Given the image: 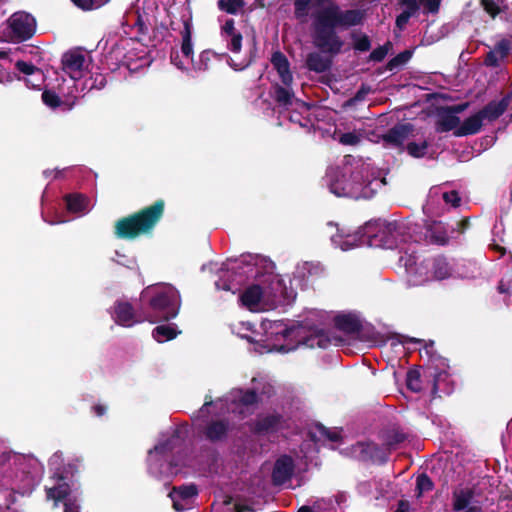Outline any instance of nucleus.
<instances>
[{
  "mask_svg": "<svg viewBox=\"0 0 512 512\" xmlns=\"http://www.w3.org/2000/svg\"><path fill=\"white\" fill-rule=\"evenodd\" d=\"M330 191L339 197L354 199L370 198V167L360 159L345 156L341 166L331 168L327 173Z\"/></svg>",
  "mask_w": 512,
  "mask_h": 512,
  "instance_id": "1",
  "label": "nucleus"
},
{
  "mask_svg": "<svg viewBox=\"0 0 512 512\" xmlns=\"http://www.w3.org/2000/svg\"><path fill=\"white\" fill-rule=\"evenodd\" d=\"M295 15L298 19L305 20L312 8L318 10V21L321 25H332L348 28L359 25L364 17L362 10L341 11L339 6L331 0H295Z\"/></svg>",
  "mask_w": 512,
  "mask_h": 512,
  "instance_id": "2",
  "label": "nucleus"
},
{
  "mask_svg": "<svg viewBox=\"0 0 512 512\" xmlns=\"http://www.w3.org/2000/svg\"><path fill=\"white\" fill-rule=\"evenodd\" d=\"M282 290L283 284L278 275L267 272L241 293L240 301L252 312L267 311L276 306Z\"/></svg>",
  "mask_w": 512,
  "mask_h": 512,
  "instance_id": "3",
  "label": "nucleus"
},
{
  "mask_svg": "<svg viewBox=\"0 0 512 512\" xmlns=\"http://www.w3.org/2000/svg\"><path fill=\"white\" fill-rule=\"evenodd\" d=\"M148 302L149 314L145 320L156 322L176 317L180 307L178 291L170 284H156L145 288L141 294Z\"/></svg>",
  "mask_w": 512,
  "mask_h": 512,
  "instance_id": "4",
  "label": "nucleus"
},
{
  "mask_svg": "<svg viewBox=\"0 0 512 512\" xmlns=\"http://www.w3.org/2000/svg\"><path fill=\"white\" fill-rule=\"evenodd\" d=\"M362 234L368 238L370 245H381L388 249L401 248L407 241L405 227L396 222L370 221L363 227Z\"/></svg>",
  "mask_w": 512,
  "mask_h": 512,
  "instance_id": "5",
  "label": "nucleus"
},
{
  "mask_svg": "<svg viewBox=\"0 0 512 512\" xmlns=\"http://www.w3.org/2000/svg\"><path fill=\"white\" fill-rule=\"evenodd\" d=\"M163 202L154 205L141 212L119 220L116 225V234L122 238H134L151 230L163 214Z\"/></svg>",
  "mask_w": 512,
  "mask_h": 512,
  "instance_id": "6",
  "label": "nucleus"
},
{
  "mask_svg": "<svg viewBox=\"0 0 512 512\" xmlns=\"http://www.w3.org/2000/svg\"><path fill=\"white\" fill-rule=\"evenodd\" d=\"M32 37V21L30 14L22 11L13 13L0 28V40L19 43Z\"/></svg>",
  "mask_w": 512,
  "mask_h": 512,
  "instance_id": "7",
  "label": "nucleus"
},
{
  "mask_svg": "<svg viewBox=\"0 0 512 512\" xmlns=\"http://www.w3.org/2000/svg\"><path fill=\"white\" fill-rule=\"evenodd\" d=\"M91 56L82 49H71L62 56L63 70L74 80L85 77L91 66Z\"/></svg>",
  "mask_w": 512,
  "mask_h": 512,
  "instance_id": "8",
  "label": "nucleus"
},
{
  "mask_svg": "<svg viewBox=\"0 0 512 512\" xmlns=\"http://www.w3.org/2000/svg\"><path fill=\"white\" fill-rule=\"evenodd\" d=\"M314 16V27H315V36H314V44L316 47L320 48L322 51L337 54L343 45L340 38L334 31V26L332 25H321L318 21V10L313 14Z\"/></svg>",
  "mask_w": 512,
  "mask_h": 512,
  "instance_id": "9",
  "label": "nucleus"
},
{
  "mask_svg": "<svg viewBox=\"0 0 512 512\" xmlns=\"http://www.w3.org/2000/svg\"><path fill=\"white\" fill-rule=\"evenodd\" d=\"M400 261L404 262L408 282L411 285L417 286L431 281L429 261L418 264L415 261L412 262L410 259L405 260L404 257H401Z\"/></svg>",
  "mask_w": 512,
  "mask_h": 512,
  "instance_id": "10",
  "label": "nucleus"
},
{
  "mask_svg": "<svg viewBox=\"0 0 512 512\" xmlns=\"http://www.w3.org/2000/svg\"><path fill=\"white\" fill-rule=\"evenodd\" d=\"M221 38L225 41L227 49L239 53L242 48V34L235 28L233 19H227L220 28Z\"/></svg>",
  "mask_w": 512,
  "mask_h": 512,
  "instance_id": "11",
  "label": "nucleus"
},
{
  "mask_svg": "<svg viewBox=\"0 0 512 512\" xmlns=\"http://www.w3.org/2000/svg\"><path fill=\"white\" fill-rule=\"evenodd\" d=\"M46 492L47 498L55 501V506L59 501L65 500V512H79L78 506L71 499H67L70 493V487L67 483L62 482L57 486L47 488Z\"/></svg>",
  "mask_w": 512,
  "mask_h": 512,
  "instance_id": "12",
  "label": "nucleus"
},
{
  "mask_svg": "<svg viewBox=\"0 0 512 512\" xmlns=\"http://www.w3.org/2000/svg\"><path fill=\"white\" fill-rule=\"evenodd\" d=\"M510 101L511 97L506 96L500 100H494L488 103L479 111L484 123H490L498 119L505 112Z\"/></svg>",
  "mask_w": 512,
  "mask_h": 512,
  "instance_id": "13",
  "label": "nucleus"
},
{
  "mask_svg": "<svg viewBox=\"0 0 512 512\" xmlns=\"http://www.w3.org/2000/svg\"><path fill=\"white\" fill-rule=\"evenodd\" d=\"M294 464L290 457L283 456L279 458L274 466L272 478L276 485H282L290 480L293 473Z\"/></svg>",
  "mask_w": 512,
  "mask_h": 512,
  "instance_id": "14",
  "label": "nucleus"
},
{
  "mask_svg": "<svg viewBox=\"0 0 512 512\" xmlns=\"http://www.w3.org/2000/svg\"><path fill=\"white\" fill-rule=\"evenodd\" d=\"M196 494L197 489L193 485L174 488L170 493V497L173 501V507L177 511L184 510Z\"/></svg>",
  "mask_w": 512,
  "mask_h": 512,
  "instance_id": "15",
  "label": "nucleus"
},
{
  "mask_svg": "<svg viewBox=\"0 0 512 512\" xmlns=\"http://www.w3.org/2000/svg\"><path fill=\"white\" fill-rule=\"evenodd\" d=\"M463 110L462 106L455 107L453 111H445L440 114L437 129L442 132L454 131L461 126L460 118L456 115L457 112Z\"/></svg>",
  "mask_w": 512,
  "mask_h": 512,
  "instance_id": "16",
  "label": "nucleus"
},
{
  "mask_svg": "<svg viewBox=\"0 0 512 512\" xmlns=\"http://www.w3.org/2000/svg\"><path fill=\"white\" fill-rule=\"evenodd\" d=\"M271 63L278 72V75L284 85L290 86L293 81L292 73L290 72L289 62L284 54L281 52L273 53Z\"/></svg>",
  "mask_w": 512,
  "mask_h": 512,
  "instance_id": "17",
  "label": "nucleus"
},
{
  "mask_svg": "<svg viewBox=\"0 0 512 512\" xmlns=\"http://www.w3.org/2000/svg\"><path fill=\"white\" fill-rule=\"evenodd\" d=\"M256 402V395L252 391L242 392L238 391L234 393L233 396V408L232 411L239 412V414H244L246 412H250L253 405Z\"/></svg>",
  "mask_w": 512,
  "mask_h": 512,
  "instance_id": "18",
  "label": "nucleus"
},
{
  "mask_svg": "<svg viewBox=\"0 0 512 512\" xmlns=\"http://www.w3.org/2000/svg\"><path fill=\"white\" fill-rule=\"evenodd\" d=\"M426 238L432 243L443 245L448 241V231L442 222L431 221V223L427 224Z\"/></svg>",
  "mask_w": 512,
  "mask_h": 512,
  "instance_id": "19",
  "label": "nucleus"
},
{
  "mask_svg": "<svg viewBox=\"0 0 512 512\" xmlns=\"http://www.w3.org/2000/svg\"><path fill=\"white\" fill-rule=\"evenodd\" d=\"M114 319L116 323L127 327L132 326L137 322L131 305L126 302H119L115 306Z\"/></svg>",
  "mask_w": 512,
  "mask_h": 512,
  "instance_id": "20",
  "label": "nucleus"
},
{
  "mask_svg": "<svg viewBox=\"0 0 512 512\" xmlns=\"http://www.w3.org/2000/svg\"><path fill=\"white\" fill-rule=\"evenodd\" d=\"M509 51V41L501 40L496 44L495 48L487 54L485 64L488 66H498L499 63L508 56Z\"/></svg>",
  "mask_w": 512,
  "mask_h": 512,
  "instance_id": "21",
  "label": "nucleus"
},
{
  "mask_svg": "<svg viewBox=\"0 0 512 512\" xmlns=\"http://www.w3.org/2000/svg\"><path fill=\"white\" fill-rule=\"evenodd\" d=\"M484 124V121L480 115L479 112L475 113L474 115L468 117L465 119L461 126L456 130L455 135L456 136H466V135H472L481 129L482 125Z\"/></svg>",
  "mask_w": 512,
  "mask_h": 512,
  "instance_id": "22",
  "label": "nucleus"
},
{
  "mask_svg": "<svg viewBox=\"0 0 512 512\" xmlns=\"http://www.w3.org/2000/svg\"><path fill=\"white\" fill-rule=\"evenodd\" d=\"M430 278L432 280H443L451 276V267L444 258L429 260Z\"/></svg>",
  "mask_w": 512,
  "mask_h": 512,
  "instance_id": "23",
  "label": "nucleus"
},
{
  "mask_svg": "<svg viewBox=\"0 0 512 512\" xmlns=\"http://www.w3.org/2000/svg\"><path fill=\"white\" fill-rule=\"evenodd\" d=\"M42 101L49 108H60L63 111L71 110L74 105V101L61 100L54 91L49 90L47 88L42 93Z\"/></svg>",
  "mask_w": 512,
  "mask_h": 512,
  "instance_id": "24",
  "label": "nucleus"
},
{
  "mask_svg": "<svg viewBox=\"0 0 512 512\" xmlns=\"http://www.w3.org/2000/svg\"><path fill=\"white\" fill-rule=\"evenodd\" d=\"M67 209L76 214H85L90 210L88 198L80 194H73L66 197Z\"/></svg>",
  "mask_w": 512,
  "mask_h": 512,
  "instance_id": "25",
  "label": "nucleus"
},
{
  "mask_svg": "<svg viewBox=\"0 0 512 512\" xmlns=\"http://www.w3.org/2000/svg\"><path fill=\"white\" fill-rule=\"evenodd\" d=\"M432 197L436 200L443 198L446 210L449 207H457L460 203V197L456 191H445L441 186L432 187Z\"/></svg>",
  "mask_w": 512,
  "mask_h": 512,
  "instance_id": "26",
  "label": "nucleus"
},
{
  "mask_svg": "<svg viewBox=\"0 0 512 512\" xmlns=\"http://www.w3.org/2000/svg\"><path fill=\"white\" fill-rule=\"evenodd\" d=\"M423 211L428 216H438L446 211L443 198L436 200L432 197V188L429 191L426 204L423 207Z\"/></svg>",
  "mask_w": 512,
  "mask_h": 512,
  "instance_id": "27",
  "label": "nucleus"
},
{
  "mask_svg": "<svg viewBox=\"0 0 512 512\" xmlns=\"http://www.w3.org/2000/svg\"><path fill=\"white\" fill-rule=\"evenodd\" d=\"M307 67L315 72H324L330 66V61L319 53H311L307 56Z\"/></svg>",
  "mask_w": 512,
  "mask_h": 512,
  "instance_id": "28",
  "label": "nucleus"
},
{
  "mask_svg": "<svg viewBox=\"0 0 512 512\" xmlns=\"http://www.w3.org/2000/svg\"><path fill=\"white\" fill-rule=\"evenodd\" d=\"M280 423L277 416L269 415L262 417L255 425V431L259 433L270 432L275 430Z\"/></svg>",
  "mask_w": 512,
  "mask_h": 512,
  "instance_id": "29",
  "label": "nucleus"
},
{
  "mask_svg": "<svg viewBox=\"0 0 512 512\" xmlns=\"http://www.w3.org/2000/svg\"><path fill=\"white\" fill-rule=\"evenodd\" d=\"M181 53L185 58V63H182V65L188 64L192 61L193 48L191 43V31L188 26H185L182 33Z\"/></svg>",
  "mask_w": 512,
  "mask_h": 512,
  "instance_id": "30",
  "label": "nucleus"
},
{
  "mask_svg": "<svg viewBox=\"0 0 512 512\" xmlns=\"http://www.w3.org/2000/svg\"><path fill=\"white\" fill-rule=\"evenodd\" d=\"M177 331L171 325H160L153 330V337L158 342H165L175 338Z\"/></svg>",
  "mask_w": 512,
  "mask_h": 512,
  "instance_id": "31",
  "label": "nucleus"
},
{
  "mask_svg": "<svg viewBox=\"0 0 512 512\" xmlns=\"http://www.w3.org/2000/svg\"><path fill=\"white\" fill-rule=\"evenodd\" d=\"M217 6L221 11L229 14H237L244 7L243 0H218Z\"/></svg>",
  "mask_w": 512,
  "mask_h": 512,
  "instance_id": "32",
  "label": "nucleus"
},
{
  "mask_svg": "<svg viewBox=\"0 0 512 512\" xmlns=\"http://www.w3.org/2000/svg\"><path fill=\"white\" fill-rule=\"evenodd\" d=\"M473 498V493L470 489H464L455 493L454 509L459 511L467 507Z\"/></svg>",
  "mask_w": 512,
  "mask_h": 512,
  "instance_id": "33",
  "label": "nucleus"
},
{
  "mask_svg": "<svg viewBox=\"0 0 512 512\" xmlns=\"http://www.w3.org/2000/svg\"><path fill=\"white\" fill-rule=\"evenodd\" d=\"M227 425L221 421L211 423L207 430L206 436L211 440H217L226 434Z\"/></svg>",
  "mask_w": 512,
  "mask_h": 512,
  "instance_id": "34",
  "label": "nucleus"
},
{
  "mask_svg": "<svg viewBox=\"0 0 512 512\" xmlns=\"http://www.w3.org/2000/svg\"><path fill=\"white\" fill-rule=\"evenodd\" d=\"M275 99L283 105H288L292 102L293 93L289 88L277 86L275 88Z\"/></svg>",
  "mask_w": 512,
  "mask_h": 512,
  "instance_id": "35",
  "label": "nucleus"
},
{
  "mask_svg": "<svg viewBox=\"0 0 512 512\" xmlns=\"http://www.w3.org/2000/svg\"><path fill=\"white\" fill-rule=\"evenodd\" d=\"M110 0H72V2L83 10L98 9Z\"/></svg>",
  "mask_w": 512,
  "mask_h": 512,
  "instance_id": "36",
  "label": "nucleus"
},
{
  "mask_svg": "<svg viewBox=\"0 0 512 512\" xmlns=\"http://www.w3.org/2000/svg\"><path fill=\"white\" fill-rule=\"evenodd\" d=\"M335 324L338 328L345 331H353L357 326V323L354 319L345 315L337 316L335 318Z\"/></svg>",
  "mask_w": 512,
  "mask_h": 512,
  "instance_id": "37",
  "label": "nucleus"
},
{
  "mask_svg": "<svg viewBox=\"0 0 512 512\" xmlns=\"http://www.w3.org/2000/svg\"><path fill=\"white\" fill-rule=\"evenodd\" d=\"M407 386L412 391H419L421 389L420 373L417 370H410L407 373Z\"/></svg>",
  "mask_w": 512,
  "mask_h": 512,
  "instance_id": "38",
  "label": "nucleus"
},
{
  "mask_svg": "<svg viewBox=\"0 0 512 512\" xmlns=\"http://www.w3.org/2000/svg\"><path fill=\"white\" fill-rule=\"evenodd\" d=\"M407 4L411 11L403 12L397 17L396 24L399 28H402L408 22L412 13L417 9L416 0H408Z\"/></svg>",
  "mask_w": 512,
  "mask_h": 512,
  "instance_id": "39",
  "label": "nucleus"
},
{
  "mask_svg": "<svg viewBox=\"0 0 512 512\" xmlns=\"http://www.w3.org/2000/svg\"><path fill=\"white\" fill-rule=\"evenodd\" d=\"M29 461H30V458H28L24 455L12 453L13 464L17 467V469L21 470L23 474L29 473V470H28L29 465H26V463Z\"/></svg>",
  "mask_w": 512,
  "mask_h": 512,
  "instance_id": "40",
  "label": "nucleus"
},
{
  "mask_svg": "<svg viewBox=\"0 0 512 512\" xmlns=\"http://www.w3.org/2000/svg\"><path fill=\"white\" fill-rule=\"evenodd\" d=\"M317 430L320 434V437L326 438L330 441L337 442L341 439V431L339 430H330L324 426H317Z\"/></svg>",
  "mask_w": 512,
  "mask_h": 512,
  "instance_id": "41",
  "label": "nucleus"
},
{
  "mask_svg": "<svg viewBox=\"0 0 512 512\" xmlns=\"http://www.w3.org/2000/svg\"><path fill=\"white\" fill-rule=\"evenodd\" d=\"M407 150L410 155L414 157H422L425 155L427 150V145L425 142L417 144V143H409L407 145Z\"/></svg>",
  "mask_w": 512,
  "mask_h": 512,
  "instance_id": "42",
  "label": "nucleus"
},
{
  "mask_svg": "<svg viewBox=\"0 0 512 512\" xmlns=\"http://www.w3.org/2000/svg\"><path fill=\"white\" fill-rule=\"evenodd\" d=\"M339 142L343 145H357L360 142V135L355 132L344 133L339 137Z\"/></svg>",
  "mask_w": 512,
  "mask_h": 512,
  "instance_id": "43",
  "label": "nucleus"
},
{
  "mask_svg": "<svg viewBox=\"0 0 512 512\" xmlns=\"http://www.w3.org/2000/svg\"><path fill=\"white\" fill-rule=\"evenodd\" d=\"M481 4L491 17H495L500 11L499 6L493 0H481Z\"/></svg>",
  "mask_w": 512,
  "mask_h": 512,
  "instance_id": "44",
  "label": "nucleus"
},
{
  "mask_svg": "<svg viewBox=\"0 0 512 512\" xmlns=\"http://www.w3.org/2000/svg\"><path fill=\"white\" fill-rule=\"evenodd\" d=\"M417 488H418L420 493H422L424 491L431 490L432 482L430 481V479L426 475H420L417 478Z\"/></svg>",
  "mask_w": 512,
  "mask_h": 512,
  "instance_id": "45",
  "label": "nucleus"
},
{
  "mask_svg": "<svg viewBox=\"0 0 512 512\" xmlns=\"http://www.w3.org/2000/svg\"><path fill=\"white\" fill-rule=\"evenodd\" d=\"M441 0H420L425 11L435 13L438 11Z\"/></svg>",
  "mask_w": 512,
  "mask_h": 512,
  "instance_id": "46",
  "label": "nucleus"
},
{
  "mask_svg": "<svg viewBox=\"0 0 512 512\" xmlns=\"http://www.w3.org/2000/svg\"><path fill=\"white\" fill-rule=\"evenodd\" d=\"M15 68L17 71L25 74L32 75V64L25 62L23 60H17L15 63Z\"/></svg>",
  "mask_w": 512,
  "mask_h": 512,
  "instance_id": "47",
  "label": "nucleus"
},
{
  "mask_svg": "<svg viewBox=\"0 0 512 512\" xmlns=\"http://www.w3.org/2000/svg\"><path fill=\"white\" fill-rule=\"evenodd\" d=\"M354 48L359 51H367L370 48V41L367 36H361L356 39Z\"/></svg>",
  "mask_w": 512,
  "mask_h": 512,
  "instance_id": "48",
  "label": "nucleus"
},
{
  "mask_svg": "<svg viewBox=\"0 0 512 512\" xmlns=\"http://www.w3.org/2000/svg\"><path fill=\"white\" fill-rule=\"evenodd\" d=\"M411 57V53L409 51H405L401 54H399L398 56H396L394 59H392L390 61V67H394V66H397V65H400V64H403L405 63L406 61H408Z\"/></svg>",
  "mask_w": 512,
  "mask_h": 512,
  "instance_id": "49",
  "label": "nucleus"
},
{
  "mask_svg": "<svg viewBox=\"0 0 512 512\" xmlns=\"http://www.w3.org/2000/svg\"><path fill=\"white\" fill-rule=\"evenodd\" d=\"M33 73H34V78L36 77V75H40L41 77H43L44 82L46 81L47 77H52V76L57 77V72L52 68H47L44 72L43 70L36 69L34 67Z\"/></svg>",
  "mask_w": 512,
  "mask_h": 512,
  "instance_id": "50",
  "label": "nucleus"
},
{
  "mask_svg": "<svg viewBox=\"0 0 512 512\" xmlns=\"http://www.w3.org/2000/svg\"><path fill=\"white\" fill-rule=\"evenodd\" d=\"M387 54V48L386 47H380L372 51L370 57L374 61H381L384 59V57Z\"/></svg>",
  "mask_w": 512,
  "mask_h": 512,
  "instance_id": "51",
  "label": "nucleus"
},
{
  "mask_svg": "<svg viewBox=\"0 0 512 512\" xmlns=\"http://www.w3.org/2000/svg\"><path fill=\"white\" fill-rule=\"evenodd\" d=\"M216 287L217 289H222V290H226V291H232L233 293H235L236 291V288L232 285V284H228V283H220V282H217L216 283Z\"/></svg>",
  "mask_w": 512,
  "mask_h": 512,
  "instance_id": "52",
  "label": "nucleus"
},
{
  "mask_svg": "<svg viewBox=\"0 0 512 512\" xmlns=\"http://www.w3.org/2000/svg\"><path fill=\"white\" fill-rule=\"evenodd\" d=\"M12 461V453L11 452H3L0 454V465H4L7 462Z\"/></svg>",
  "mask_w": 512,
  "mask_h": 512,
  "instance_id": "53",
  "label": "nucleus"
},
{
  "mask_svg": "<svg viewBox=\"0 0 512 512\" xmlns=\"http://www.w3.org/2000/svg\"><path fill=\"white\" fill-rule=\"evenodd\" d=\"M61 461H62V453H61V452H57V453H55V454L51 457V459H50V464H51L52 466H55V467H56L57 465H59V464L61 463Z\"/></svg>",
  "mask_w": 512,
  "mask_h": 512,
  "instance_id": "54",
  "label": "nucleus"
},
{
  "mask_svg": "<svg viewBox=\"0 0 512 512\" xmlns=\"http://www.w3.org/2000/svg\"><path fill=\"white\" fill-rule=\"evenodd\" d=\"M409 511V504L405 501H400L398 508L395 512H408Z\"/></svg>",
  "mask_w": 512,
  "mask_h": 512,
  "instance_id": "55",
  "label": "nucleus"
},
{
  "mask_svg": "<svg viewBox=\"0 0 512 512\" xmlns=\"http://www.w3.org/2000/svg\"><path fill=\"white\" fill-rule=\"evenodd\" d=\"M94 410L99 416L103 415L105 412V408L103 406H95Z\"/></svg>",
  "mask_w": 512,
  "mask_h": 512,
  "instance_id": "56",
  "label": "nucleus"
},
{
  "mask_svg": "<svg viewBox=\"0 0 512 512\" xmlns=\"http://www.w3.org/2000/svg\"><path fill=\"white\" fill-rule=\"evenodd\" d=\"M280 332H282V333H283V336H284V337H287V336H289V335H291V334L293 333V330H292V329H287V328H286V329H281V330H280Z\"/></svg>",
  "mask_w": 512,
  "mask_h": 512,
  "instance_id": "57",
  "label": "nucleus"
},
{
  "mask_svg": "<svg viewBox=\"0 0 512 512\" xmlns=\"http://www.w3.org/2000/svg\"><path fill=\"white\" fill-rule=\"evenodd\" d=\"M298 512H313L311 508L307 507V506H303L299 509Z\"/></svg>",
  "mask_w": 512,
  "mask_h": 512,
  "instance_id": "58",
  "label": "nucleus"
},
{
  "mask_svg": "<svg viewBox=\"0 0 512 512\" xmlns=\"http://www.w3.org/2000/svg\"><path fill=\"white\" fill-rule=\"evenodd\" d=\"M8 57L7 51H0V59H5Z\"/></svg>",
  "mask_w": 512,
  "mask_h": 512,
  "instance_id": "59",
  "label": "nucleus"
},
{
  "mask_svg": "<svg viewBox=\"0 0 512 512\" xmlns=\"http://www.w3.org/2000/svg\"><path fill=\"white\" fill-rule=\"evenodd\" d=\"M343 499H344V496H343V495H340V498H339V499H337V501L340 503L341 501H343Z\"/></svg>",
  "mask_w": 512,
  "mask_h": 512,
  "instance_id": "60",
  "label": "nucleus"
},
{
  "mask_svg": "<svg viewBox=\"0 0 512 512\" xmlns=\"http://www.w3.org/2000/svg\"><path fill=\"white\" fill-rule=\"evenodd\" d=\"M209 403L208 402H205L203 408L201 409V411L203 412L204 411V408L208 405Z\"/></svg>",
  "mask_w": 512,
  "mask_h": 512,
  "instance_id": "61",
  "label": "nucleus"
},
{
  "mask_svg": "<svg viewBox=\"0 0 512 512\" xmlns=\"http://www.w3.org/2000/svg\"><path fill=\"white\" fill-rule=\"evenodd\" d=\"M499 289H500V290H501V291L503 292V290H504V287H502V286H499Z\"/></svg>",
  "mask_w": 512,
  "mask_h": 512,
  "instance_id": "62",
  "label": "nucleus"
},
{
  "mask_svg": "<svg viewBox=\"0 0 512 512\" xmlns=\"http://www.w3.org/2000/svg\"><path fill=\"white\" fill-rule=\"evenodd\" d=\"M499 289H500V290H501V291L503 292V290H504V287H502V286H499Z\"/></svg>",
  "mask_w": 512,
  "mask_h": 512,
  "instance_id": "63",
  "label": "nucleus"
}]
</instances>
